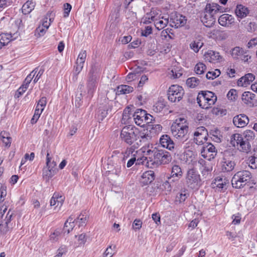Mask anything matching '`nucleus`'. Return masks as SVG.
I'll use <instances>...</instances> for the list:
<instances>
[{"mask_svg": "<svg viewBox=\"0 0 257 257\" xmlns=\"http://www.w3.org/2000/svg\"><path fill=\"white\" fill-rule=\"evenodd\" d=\"M160 144L162 147L169 150L174 148L175 144L168 135H164L160 138Z\"/></svg>", "mask_w": 257, "mask_h": 257, "instance_id": "obj_22", "label": "nucleus"}, {"mask_svg": "<svg viewBox=\"0 0 257 257\" xmlns=\"http://www.w3.org/2000/svg\"><path fill=\"white\" fill-rule=\"evenodd\" d=\"M0 137L2 141L7 147H10L12 142V138L10 134L6 131H2L0 133Z\"/></svg>", "mask_w": 257, "mask_h": 257, "instance_id": "obj_34", "label": "nucleus"}, {"mask_svg": "<svg viewBox=\"0 0 257 257\" xmlns=\"http://www.w3.org/2000/svg\"><path fill=\"white\" fill-rule=\"evenodd\" d=\"M256 28V24L255 22H250L245 27L246 29L249 32H253L255 31Z\"/></svg>", "mask_w": 257, "mask_h": 257, "instance_id": "obj_59", "label": "nucleus"}, {"mask_svg": "<svg viewBox=\"0 0 257 257\" xmlns=\"http://www.w3.org/2000/svg\"><path fill=\"white\" fill-rule=\"evenodd\" d=\"M184 94L183 88L178 85H172L167 91L168 100L171 102H179L182 99Z\"/></svg>", "mask_w": 257, "mask_h": 257, "instance_id": "obj_8", "label": "nucleus"}, {"mask_svg": "<svg viewBox=\"0 0 257 257\" xmlns=\"http://www.w3.org/2000/svg\"><path fill=\"white\" fill-rule=\"evenodd\" d=\"M189 196V193L187 190L184 189L181 190V192L177 195L175 201L179 203H183Z\"/></svg>", "mask_w": 257, "mask_h": 257, "instance_id": "obj_36", "label": "nucleus"}, {"mask_svg": "<svg viewBox=\"0 0 257 257\" xmlns=\"http://www.w3.org/2000/svg\"><path fill=\"white\" fill-rule=\"evenodd\" d=\"M166 106V103L164 101L159 100L154 105L153 110L156 112H161Z\"/></svg>", "mask_w": 257, "mask_h": 257, "instance_id": "obj_45", "label": "nucleus"}, {"mask_svg": "<svg viewBox=\"0 0 257 257\" xmlns=\"http://www.w3.org/2000/svg\"><path fill=\"white\" fill-rule=\"evenodd\" d=\"M251 178V173L246 170L236 173L231 180L232 186L235 188H241L249 183Z\"/></svg>", "mask_w": 257, "mask_h": 257, "instance_id": "obj_5", "label": "nucleus"}, {"mask_svg": "<svg viewBox=\"0 0 257 257\" xmlns=\"http://www.w3.org/2000/svg\"><path fill=\"white\" fill-rule=\"evenodd\" d=\"M146 111L142 109H138L133 114L134 119L137 125L143 126L144 123V116L146 115Z\"/></svg>", "mask_w": 257, "mask_h": 257, "instance_id": "obj_21", "label": "nucleus"}, {"mask_svg": "<svg viewBox=\"0 0 257 257\" xmlns=\"http://www.w3.org/2000/svg\"><path fill=\"white\" fill-rule=\"evenodd\" d=\"M142 222L140 219H136L133 223V227L135 229H140L142 227Z\"/></svg>", "mask_w": 257, "mask_h": 257, "instance_id": "obj_64", "label": "nucleus"}, {"mask_svg": "<svg viewBox=\"0 0 257 257\" xmlns=\"http://www.w3.org/2000/svg\"><path fill=\"white\" fill-rule=\"evenodd\" d=\"M7 196V187L2 185L0 188V204L5 202V198Z\"/></svg>", "mask_w": 257, "mask_h": 257, "instance_id": "obj_49", "label": "nucleus"}, {"mask_svg": "<svg viewBox=\"0 0 257 257\" xmlns=\"http://www.w3.org/2000/svg\"><path fill=\"white\" fill-rule=\"evenodd\" d=\"M248 163L249 166L251 169H256L257 168V158L254 156H250L248 159Z\"/></svg>", "mask_w": 257, "mask_h": 257, "instance_id": "obj_52", "label": "nucleus"}, {"mask_svg": "<svg viewBox=\"0 0 257 257\" xmlns=\"http://www.w3.org/2000/svg\"><path fill=\"white\" fill-rule=\"evenodd\" d=\"M205 58L211 63L219 62L222 59V57L217 52L213 50H208L205 54Z\"/></svg>", "mask_w": 257, "mask_h": 257, "instance_id": "obj_26", "label": "nucleus"}, {"mask_svg": "<svg viewBox=\"0 0 257 257\" xmlns=\"http://www.w3.org/2000/svg\"><path fill=\"white\" fill-rule=\"evenodd\" d=\"M256 95L249 91L243 92L241 95L242 101L249 107H252L257 104Z\"/></svg>", "mask_w": 257, "mask_h": 257, "instance_id": "obj_16", "label": "nucleus"}, {"mask_svg": "<svg viewBox=\"0 0 257 257\" xmlns=\"http://www.w3.org/2000/svg\"><path fill=\"white\" fill-rule=\"evenodd\" d=\"M27 88H28L26 86L22 85V86L16 91L15 94V97L17 98H19L26 91Z\"/></svg>", "mask_w": 257, "mask_h": 257, "instance_id": "obj_57", "label": "nucleus"}, {"mask_svg": "<svg viewBox=\"0 0 257 257\" xmlns=\"http://www.w3.org/2000/svg\"><path fill=\"white\" fill-rule=\"evenodd\" d=\"M51 158L49 157V153L48 150L47 151V158H46V166L49 168L56 169V163L55 161L51 162Z\"/></svg>", "mask_w": 257, "mask_h": 257, "instance_id": "obj_48", "label": "nucleus"}, {"mask_svg": "<svg viewBox=\"0 0 257 257\" xmlns=\"http://www.w3.org/2000/svg\"><path fill=\"white\" fill-rule=\"evenodd\" d=\"M158 21H155V26L158 30H161L164 29L168 24V19H164L161 20L160 16L158 17Z\"/></svg>", "mask_w": 257, "mask_h": 257, "instance_id": "obj_37", "label": "nucleus"}, {"mask_svg": "<svg viewBox=\"0 0 257 257\" xmlns=\"http://www.w3.org/2000/svg\"><path fill=\"white\" fill-rule=\"evenodd\" d=\"M203 44L204 43L202 41V38L200 36H199L197 38L193 40L190 43L189 46L190 49L194 52L197 53L203 46Z\"/></svg>", "mask_w": 257, "mask_h": 257, "instance_id": "obj_29", "label": "nucleus"}, {"mask_svg": "<svg viewBox=\"0 0 257 257\" xmlns=\"http://www.w3.org/2000/svg\"><path fill=\"white\" fill-rule=\"evenodd\" d=\"M38 68L33 70L25 78L24 83L22 84L26 87H28L29 84L37 72Z\"/></svg>", "mask_w": 257, "mask_h": 257, "instance_id": "obj_43", "label": "nucleus"}, {"mask_svg": "<svg viewBox=\"0 0 257 257\" xmlns=\"http://www.w3.org/2000/svg\"><path fill=\"white\" fill-rule=\"evenodd\" d=\"M67 249L65 246H61L57 252V254L54 257H62V255L65 254Z\"/></svg>", "mask_w": 257, "mask_h": 257, "instance_id": "obj_61", "label": "nucleus"}, {"mask_svg": "<svg viewBox=\"0 0 257 257\" xmlns=\"http://www.w3.org/2000/svg\"><path fill=\"white\" fill-rule=\"evenodd\" d=\"M87 54L86 50H81V51L79 53L77 61V62H81V64H84L86 58Z\"/></svg>", "mask_w": 257, "mask_h": 257, "instance_id": "obj_53", "label": "nucleus"}, {"mask_svg": "<svg viewBox=\"0 0 257 257\" xmlns=\"http://www.w3.org/2000/svg\"><path fill=\"white\" fill-rule=\"evenodd\" d=\"M211 8L213 9L214 12L216 13L221 10V7L216 3L207 4V9Z\"/></svg>", "mask_w": 257, "mask_h": 257, "instance_id": "obj_58", "label": "nucleus"}, {"mask_svg": "<svg viewBox=\"0 0 257 257\" xmlns=\"http://www.w3.org/2000/svg\"><path fill=\"white\" fill-rule=\"evenodd\" d=\"M217 101V96L212 91H201L198 93L197 101L199 105L203 109L212 107Z\"/></svg>", "mask_w": 257, "mask_h": 257, "instance_id": "obj_3", "label": "nucleus"}, {"mask_svg": "<svg viewBox=\"0 0 257 257\" xmlns=\"http://www.w3.org/2000/svg\"><path fill=\"white\" fill-rule=\"evenodd\" d=\"M99 78L87 76L86 87L88 97L91 98L97 86Z\"/></svg>", "mask_w": 257, "mask_h": 257, "instance_id": "obj_18", "label": "nucleus"}, {"mask_svg": "<svg viewBox=\"0 0 257 257\" xmlns=\"http://www.w3.org/2000/svg\"><path fill=\"white\" fill-rule=\"evenodd\" d=\"M160 11L155 9L154 8H152L150 11V12L148 13V15H151L153 17V18H154L156 21H158V15H159Z\"/></svg>", "mask_w": 257, "mask_h": 257, "instance_id": "obj_60", "label": "nucleus"}, {"mask_svg": "<svg viewBox=\"0 0 257 257\" xmlns=\"http://www.w3.org/2000/svg\"><path fill=\"white\" fill-rule=\"evenodd\" d=\"M64 17L66 18L68 17L69 15V13L72 9V7L70 4L68 3H66L64 5Z\"/></svg>", "mask_w": 257, "mask_h": 257, "instance_id": "obj_62", "label": "nucleus"}, {"mask_svg": "<svg viewBox=\"0 0 257 257\" xmlns=\"http://www.w3.org/2000/svg\"><path fill=\"white\" fill-rule=\"evenodd\" d=\"M169 174L180 179L183 176V173L182 168L179 165H174L172 167L171 173Z\"/></svg>", "mask_w": 257, "mask_h": 257, "instance_id": "obj_35", "label": "nucleus"}, {"mask_svg": "<svg viewBox=\"0 0 257 257\" xmlns=\"http://www.w3.org/2000/svg\"><path fill=\"white\" fill-rule=\"evenodd\" d=\"M231 55L234 59L240 60L244 62H247L251 58L247 51L239 47L233 48L231 50Z\"/></svg>", "mask_w": 257, "mask_h": 257, "instance_id": "obj_13", "label": "nucleus"}, {"mask_svg": "<svg viewBox=\"0 0 257 257\" xmlns=\"http://www.w3.org/2000/svg\"><path fill=\"white\" fill-rule=\"evenodd\" d=\"M229 153L228 152H225L224 153V157L221 161V170L223 172H230L233 170L235 165L234 161L228 158Z\"/></svg>", "mask_w": 257, "mask_h": 257, "instance_id": "obj_15", "label": "nucleus"}, {"mask_svg": "<svg viewBox=\"0 0 257 257\" xmlns=\"http://www.w3.org/2000/svg\"><path fill=\"white\" fill-rule=\"evenodd\" d=\"M112 106V101L105 97L101 99L96 114V117L99 121H102L109 113L111 112Z\"/></svg>", "mask_w": 257, "mask_h": 257, "instance_id": "obj_7", "label": "nucleus"}, {"mask_svg": "<svg viewBox=\"0 0 257 257\" xmlns=\"http://www.w3.org/2000/svg\"><path fill=\"white\" fill-rule=\"evenodd\" d=\"M227 97L228 99L230 100H235L237 98V92L236 90L234 89H230L227 94Z\"/></svg>", "mask_w": 257, "mask_h": 257, "instance_id": "obj_50", "label": "nucleus"}, {"mask_svg": "<svg viewBox=\"0 0 257 257\" xmlns=\"http://www.w3.org/2000/svg\"><path fill=\"white\" fill-rule=\"evenodd\" d=\"M180 179L172 176L169 173L165 174L162 186L167 191L171 192L173 188L176 185Z\"/></svg>", "mask_w": 257, "mask_h": 257, "instance_id": "obj_14", "label": "nucleus"}, {"mask_svg": "<svg viewBox=\"0 0 257 257\" xmlns=\"http://www.w3.org/2000/svg\"><path fill=\"white\" fill-rule=\"evenodd\" d=\"M173 135L176 138L184 142L188 140L187 134L189 127L185 118H180L179 122H175L171 126Z\"/></svg>", "mask_w": 257, "mask_h": 257, "instance_id": "obj_2", "label": "nucleus"}, {"mask_svg": "<svg viewBox=\"0 0 257 257\" xmlns=\"http://www.w3.org/2000/svg\"><path fill=\"white\" fill-rule=\"evenodd\" d=\"M156 20L154 18H153V17L151 15H148V13L146 14V15L142 18V22L145 24H149L152 23V22H154Z\"/></svg>", "mask_w": 257, "mask_h": 257, "instance_id": "obj_55", "label": "nucleus"}, {"mask_svg": "<svg viewBox=\"0 0 257 257\" xmlns=\"http://www.w3.org/2000/svg\"><path fill=\"white\" fill-rule=\"evenodd\" d=\"M84 64H81V62H76V66H74V72L78 73L82 71L83 68Z\"/></svg>", "mask_w": 257, "mask_h": 257, "instance_id": "obj_63", "label": "nucleus"}, {"mask_svg": "<svg viewBox=\"0 0 257 257\" xmlns=\"http://www.w3.org/2000/svg\"><path fill=\"white\" fill-rule=\"evenodd\" d=\"M255 79V76L252 73H247L240 78L237 81V85L239 86H247L250 84Z\"/></svg>", "mask_w": 257, "mask_h": 257, "instance_id": "obj_25", "label": "nucleus"}, {"mask_svg": "<svg viewBox=\"0 0 257 257\" xmlns=\"http://www.w3.org/2000/svg\"><path fill=\"white\" fill-rule=\"evenodd\" d=\"M56 173V169L49 168L46 166L43 169V176L48 179L52 178Z\"/></svg>", "mask_w": 257, "mask_h": 257, "instance_id": "obj_44", "label": "nucleus"}, {"mask_svg": "<svg viewBox=\"0 0 257 257\" xmlns=\"http://www.w3.org/2000/svg\"><path fill=\"white\" fill-rule=\"evenodd\" d=\"M74 217L71 215L68 219L66 221L64 224L63 231L64 232L69 233L74 227V222H76V219H74Z\"/></svg>", "mask_w": 257, "mask_h": 257, "instance_id": "obj_31", "label": "nucleus"}, {"mask_svg": "<svg viewBox=\"0 0 257 257\" xmlns=\"http://www.w3.org/2000/svg\"><path fill=\"white\" fill-rule=\"evenodd\" d=\"M114 252L112 248V245H109L103 253V257H112Z\"/></svg>", "mask_w": 257, "mask_h": 257, "instance_id": "obj_56", "label": "nucleus"}, {"mask_svg": "<svg viewBox=\"0 0 257 257\" xmlns=\"http://www.w3.org/2000/svg\"><path fill=\"white\" fill-rule=\"evenodd\" d=\"M146 152V155H151L153 154L154 156V161L152 163H156L157 165H165L169 164L172 160V158L171 154L164 150H153L148 149Z\"/></svg>", "mask_w": 257, "mask_h": 257, "instance_id": "obj_4", "label": "nucleus"}, {"mask_svg": "<svg viewBox=\"0 0 257 257\" xmlns=\"http://www.w3.org/2000/svg\"><path fill=\"white\" fill-rule=\"evenodd\" d=\"M249 13L247 7L242 5H237L235 10V13L238 18L242 19L246 17Z\"/></svg>", "mask_w": 257, "mask_h": 257, "instance_id": "obj_28", "label": "nucleus"}, {"mask_svg": "<svg viewBox=\"0 0 257 257\" xmlns=\"http://www.w3.org/2000/svg\"><path fill=\"white\" fill-rule=\"evenodd\" d=\"M215 20L214 16L204 14L201 21L205 27L210 28L214 24Z\"/></svg>", "mask_w": 257, "mask_h": 257, "instance_id": "obj_30", "label": "nucleus"}, {"mask_svg": "<svg viewBox=\"0 0 257 257\" xmlns=\"http://www.w3.org/2000/svg\"><path fill=\"white\" fill-rule=\"evenodd\" d=\"M136 131L137 128L133 125L125 126L121 130L120 137L126 144L131 145L137 140Z\"/></svg>", "mask_w": 257, "mask_h": 257, "instance_id": "obj_9", "label": "nucleus"}, {"mask_svg": "<svg viewBox=\"0 0 257 257\" xmlns=\"http://www.w3.org/2000/svg\"><path fill=\"white\" fill-rule=\"evenodd\" d=\"M220 71L219 69H215V71H209L206 74V78L209 80H213L219 76Z\"/></svg>", "mask_w": 257, "mask_h": 257, "instance_id": "obj_47", "label": "nucleus"}, {"mask_svg": "<svg viewBox=\"0 0 257 257\" xmlns=\"http://www.w3.org/2000/svg\"><path fill=\"white\" fill-rule=\"evenodd\" d=\"M194 142L198 145L204 144L207 140L208 131L204 126L197 127L194 133Z\"/></svg>", "mask_w": 257, "mask_h": 257, "instance_id": "obj_12", "label": "nucleus"}, {"mask_svg": "<svg viewBox=\"0 0 257 257\" xmlns=\"http://www.w3.org/2000/svg\"><path fill=\"white\" fill-rule=\"evenodd\" d=\"M155 178V173L152 170H149L143 173L140 179L142 186L148 185L151 183Z\"/></svg>", "mask_w": 257, "mask_h": 257, "instance_id": "obj_17", "label": "nucleus"}, {"mask_svg": "<svg viewBox=\"0 0 257 257\" xmlns=\"http://www.w3.org/2000/svg\"><path fill=\"white\" fill-rule=\"evenodd\" d=\"M63 201V199L62 198V197L60 196L59 198H55L54 197H52L50 200V205L51 206H58L60 205V206H62V201Z\"/></svg>", "mask_w": 257, "mask_h": 257, "instance_id": "obj_51", "label": "nucleus"}, {"mask_svg": "<svg viewBox=\"0 0 257 257\" xmlns=\"http://www.w3.org/2000/svg\"><path fill=\"white\" fill-rule=\"evenodd\" d=\"M12 34L5 33L1 35L0 39V44L3 46H5L8 44L11 41L13 40Z\"/></svg>", "mask_w": 257, "mask_h": 257, "instance_id": "obj_40", "label": "nucleus"}, {"mask_svg": "<svg viewBox=\"0 0 257 257\" xmlns=\"http://www.w3.org/2000/svg\"><path fill=\"white\" fill-rule=\"evenodd\" d=\"M254 137V132L247 130L242 134H235L232 135L230 142L234 147L237 146L240 151L248 153L251 150L250 143Z\"/></svg>", "mask_w": 257, "mask_h": 257, "instance_id": "obj_1", "label": "nucleus"}, {"mask_svg": "<svg viewBox=\"0 0 257 257\" xmlns=\"http://www.w3.org/2000/svg\"><path fill=\"white\" fill-rule=\"evenodd\" d=\"M200 80L195 77L189 78L186 80L187 85L190 88H195L200 83Z\"/></svg>", "mask_w": 257, "mask_h": 257, "instance_id": "obj_42", "label": "nucleus"}, {"mask_svg": "<svg viewBox=\"0 0 257 257\" xmlns=\"http://www.w3.org/2000/svg\"><path fill=\"white\" fill-rule=\"evenodd\" d=\"M135 147L134 146H132L130 148H127L124 152L119 153L117 152V154L119 155L118 157L120 159V162L122 166L124 167L125 162L126 159L130 157L131 155H133L135 152ZM117 151H115L113 153L116 154Z\"/></svg>", "mask_w": 257, "mask_h": 257, "instance_id": "obj_24", "label": "nucleus"}, {"mask_svg": "<svg viewBox=\"0 0 257 257\" xmlns=\"http://www.w3.org/2000/svg\"><path fill=\"white\" fill-rule=\"evenodd\" d=\"M169 75L174 79L180 78L182 75V70L179 67H174L169 72Z\"/></svg>", "mask_w": 257, "mask_h": 257, "instance_id": "obj_41", "label": "nucleus"}, {"mask_svg": "<svg viewBox=\"0 0 257 257\" xmlns=\"http://www.w3.org/2000/svg\"><path fill=\"white\" fill-rule=\"evenodd\" d=\"M41 113L42 110H39L38 108L35 109L34 114L31 120V123L32 124L36 123L37 122L38 119L39 118Z\"/></svg>", "mask_w": 257, "mask_h": 257, "instance_id": "obj_54", "label": "nucleus"}, {"mask_svg": "<svg viewBox=\"0 0 257 257\" xmlns=\"http://www.w3.org/2000/svg\"><path fill=\"white\" fill-rule=\"evenodd\" d=\"M89 217L87 214H83L82 213L76 218V223H78L79 227L86 225Z\"/></svg>", "mask_w": 257, "mask_h": 257, "instance_id": "obj_38", "label": "nucleus"}, {"mask_svg": "<svg viewBox=\"0 0 257 257\" xmlns=\"http://www.w3.org/2000/svg\"><path fill=\"white\" fill-rule=\"evenodd\" d=\"M35 3L32 0L27 1L23 6L22 8V13L24 15H27L30 13L34 9Z\"/></svg>", "mask_w": 257, "mask_h": 257, "instance_id": "obj_32", "label": "nucleus"}, {"mask_svg": "<svg viewBox=\"0 0 257 257\" xmlns=\"http://www.w3.org/2000/svg\"><path fill=\"white\" fill-rule=\"evenodd\" d=\"M217 151L211 143L204 144L201 150V156L208 161L213 159L217 155Z\"/></svg>", "mask_w": 257, "mask_h": 257, "instance_id": "obj_11", "label": "nucleus"}, {"mask_svg": "<svg viewBox=\"0 0 257 257\" xmlns=\"http://www.w3.org/2000/svg\"><path fill=\"white\" fill-rule=\"evenodd\" d=\"M13 217V213L10 210L6 215L2 214L0 219V236L6 234L12 228L11 221Z\"/></svg>", "mask_w": 257, "mask_h": 257, "instance_id": "obj_10", "label": "nucleus"}, {"mask_svg": "<svg viewBox=\"0 0 257 257\" xmlns=\"http://www.w3.org/2000/svg\"><path fill=\"white\" fill-rule=\"evenodd\" d=\"M100 73V65L98 63L95 62L91 65L87 76L99 78Z\"/></svg>", "mask_w": 257, "mask_h": 257, "instance_id": "obj_27", "label": "nucleus"}, {"mask_svg": "<svg viewBox=\"0 0 257 257\" xmlns=\"http://www.w3.org/2000/svg\"><path fill=\"white\" fill-rule=\"evenodd\" d=\"M199 168L203 176L207 175L212 171V167L208 162L203 159H200L198 161Z\"/></svg>", "mask_w": 257, "mask_h": 257, "instance_id": "obj_23", "label": "nucleus"}, {"mask_svg": "<svg viewBox=\"0 0 257 257\" xmlns=\"http://www.w3.org/2000/svg\"><path fill=\"white\" fill-rule=\"evenodd\" d=\"M186 184L188 188L197 190L202 185L200 175L194 169H189L186 176Z\"/></svg>", "mask_w": 257, "mask_h": 257, "instance_id": "obj_6", "label": "nucleus"}, {"mask_svg": "<svg viewBox=\"0 0 257 257\" xmlns=\"http://www.w3.org/2000/svg\"><path fill=\"white\" fill-rule=\"evenodd\" d=\"M174 20L175 25L177 26V27L184 26L187 21L185 17L180 14L176 15Z\"/></svg>", "mask_w": 257, "mask_h": 257, "instance_id": "obj_39", "label": "nucleus"}, {"mask_svg": "<svg viewBox=\"0 0 257 257\" xmlns=\"http://www.w3.org/2000/svg\"><path fill=\"white\" fill-rule=\"evenodd\" d=\"M218 21L222 26L229 27L234 23V19L230 15L224 14L219 17Z\"/></svg>", "mask_w": 257, "mask_h": 257, "instance_id": "obj_20", "label": "nucleus"}, {"mask_svg": "<svg viewBox=\"0 0 257 257\" xmlns=\"http://www.w3.org/2000/svg\"><path fill=\"white\" fill-rule=\"evenodd\" d=\"M206 69V67L203 63H197L194 68L195 72L197 74H203Z\"/></svg>", "mask_w": 257, "mask_h": 257, "instance_id": "obj_46", "label": "nucleus"}, {"mask_svg": "<svg viewBox=\"0 0 257 257\" xmlns=\"http://www.w3.org/2000/svg\"><path fill=\"white\" fill-rule=\"evenodd\" d=\"M134 91V88L131 86L126 85H121L117 87L116 94H125L132 92Z\"/></svg>", "mask_w": 257, "mask_h": 257, "instance_id": "obj_33", "label": "nucleus"}, {"mask_svg": "<svg viewBox=\"0 0 257 257\" xmlns=\"http://www.w3.org/2000/svg\"><path fill=\"white\" fill-rule=\"evenodd\" d=\"M249 122L248 117L244 114H239L233 118V124L237 127H243Z\"/></svg>", "mask_w": 257, "mask_h": 257, "instance_id": "obj_19", "label": "nucleus"}]
</instances>
